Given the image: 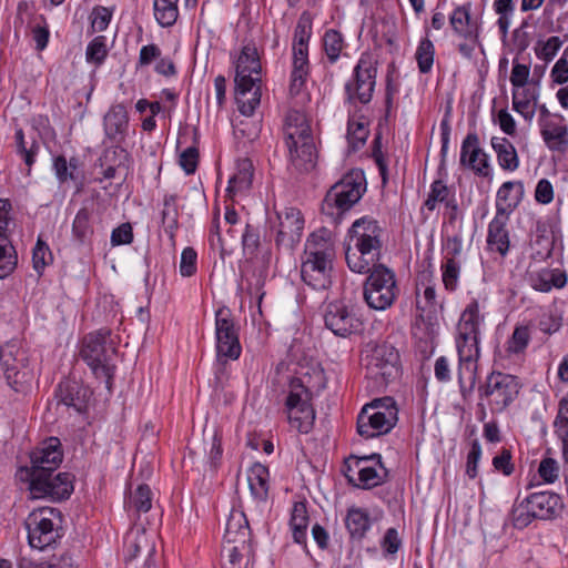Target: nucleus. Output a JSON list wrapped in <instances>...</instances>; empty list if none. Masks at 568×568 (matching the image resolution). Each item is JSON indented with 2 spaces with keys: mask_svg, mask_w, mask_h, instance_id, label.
Segmentation results:
<instances>
[{
  "mask_svg": "<svg viewBox=\"0 0 568 568\" xmlns=\"http://www.w3.org/2000/svg\"><path fill=\"white\" fill-rule=\"evenodd\" d=\"M63 453L61 443L57 437L42 442L30 453V466L21 467L18 477L29 483V490L33 498L49 497L60 501L70 497L73 491L72 475L58 473L53 475L62 463Z\"/></svg>",
  "mask_w": 568,
  "mask_h": 568,
  "instance_id": "obj_1",
  "label": "nucleus"
},
{
  "mask_svg": "<svg viewBox=\"0 0 568 568\" xmlns=\"http://www.w3.org/2000/svg\"><path fill=\"white\" fill-rule=\"evenodd\" d=\"M262 65L254 43L245 44L235 63V99L239 111L251 116L261 103Z\"/></svg>",
  "mask_w": 568,
  "mask_h": 568,
  "instance_id": "obj_2",
  "label": "nucleus"
},
{
  "mask_svg": "<svg viewBox=\"0 0 568 568\" xmlns=\"http://www.w3.org/2000/svg\"><path fill=\"white\" fill-rule=\"evenodd\" d=\"M383 232L378 222L368 216H363L352 224L349 237L355 251L352 252L348 247L345 253L351 271L365 274L372 265L378 263L383 247Z\"/></svg>",
  "mask_w": 568,
  "mask_h": 568,
  "instance_id": "obj_3",
  "label": "nucleus"
},
{
  "mask_svg": "<svg viewBox=\"0 0 568 568\" xmlns=\"http://www.w3.org/2000/svg\"><path fill=\"white\" fill-rule=\"evenodd\" d=\"M116 336L110 328L103 327L88 334L80 351L81 358L88 364L97 378H103L108 389L112 387L116 354Z\"/></svg>",
  "mask_w": 568,
  "mask_h": 568,
  "instance_id": "obj_4",
  "label": "nucleus"
},
{
  "mask_svg": "<svg viewBox=\"0 0 568 568\" xmlns=\"http://www.w3.org/2000/svg\"><path fill=\"white\" fill-rule=\"evenodd\" d=\"M284 135L295 169L301 172L312 170L316 163V148L305 114L290 111L285 119Z\"/></svg>",
  "mask_w": 568,
  "mask_h": 568,
  "instance_id": "obj_5",
  "label": "nucleus"
},
{
  "mask_svg": "<svg viewBox=\"0 0 568 568\" xmlns=\"http://www.w3.org/2000/svg\"><path fill=\"white\" fill-rule=\"evenodd\" d=\"M61 511L52 507H40L32 510L24 526L31 548L47 550L57 548L63 536Z\"/></svg>",
  "mask_w": 568,
  "mask_h": 568,
  "instance_id": "obj_6",
  "label": "nucleus"
},
{
  "mask_svg": "<svg viewBox=\"0 0 568 568\" xmlns=\"http://www.w3.org/2000/svg\"><path fill=\"white\" fill-rule=\"evenodd\" d=\"M365 191L366 181L363 171L354 170L327 191L322 212L336 221L361 200Z\"/></svg>",
  "mask_w": 568,
  "mask_h": 568,
  "instance_id": "obj_7",
  "label": "nucleus"
},
{
  "mask_svg": "<svg viewBox=\"0 0 568 568\" xmlns=\"http://www.w3.org/2000/svg\"><path fill=\"white\" fill-rule=\"evenodd\" d=\"M364 283V298L371 308L384 311L390 307L398 296L399 288L396 283L395 273L377 263L372 268Z\"/></svg>",
  "mask_w": 568,
  "mask_h": 568,
  "instance_id": "obj_8",
  "label": "nucleus"
},
{
  "mask_svg": "<svg viewBox=\"0 0 568 568\" xmlns=\"http://www.w3.org/2000/svg\"><path fill=\"white\" fill-rule=\"evenodd\" d=\"M521 383L515 375L491 372L479 386L478 395L486 400L493 414L504 412L519 395Z\"/></svg>",
  "mask_w": 568,
  "mask_h": 568,
  "instance_id": "obj_9",
  "label": "nucleus"
},
{
  "mask_svg": "<svg viewBox=\"0 0 568 568\" xmlns=\"http://www.w3.org/2000/svg\"><path fill=\"white\" fill-rule=\"evenodd\" d=\"M376 61L371 53H362L351 79L345 83V102L353 106L368 104L376 87Z\"/></svg>",
  "mask_w": 568,
  "mask_h": 568,
  "instance_id": "obj_10",
  "label": "nucleus"
},
{
  "mask_svg": "<svg viewBox=\"0 0 568 568\" xmlns=\"http://www.w3.org/2000/svg\"><path fill=\"white\" fill-rule=\"evenodd\" d=\"M215 349L216 362L226 365L229 361H236L242 353L239 337V327L229 307H220L215 312Z\"/></svg>",
  "mask_w": 568,
  "mask_h": 568,
  "instance_id": "obj_11",
  "label": "nucleus"
},
{
  "mask_svg": "<svg viewBox=\"0 0 568 568\" xmlns=\"http://www.w3.org/2000/svg\"><path fill=\"white\" fill-rule=\"evenodd\" d=\"M366 373L369 378L386 385L399 375V353L388 343L376 345L366 356Z\"/></svg>",
  "mask_w": 568,
  "mask_h": 568,
  "instance_id": "obj_12",
  "label": "nucleus"
},
{
  "mask_svg": "<svg viewBox=\"0 0 568 568\" xmlns=\"http://www.w3.org/2000/svg\"><path fill=\"white\" fill-rule=\"evenodd\" d=\"M325 326L335 335L346 337L362 331L363 323L342 302H332L327 305L324 314Z\"/></svg>",
  "mask_w": 568,
  "mask_h": 568,
  "instance_id": "obj_13",
  "label": "nucleus"
},
{
  "mask_svg": "<svg viewBox=\"0 0 568 568\" xmlns=\"http://www.w3.org/2000/svg\"><path fill=\"white\" fill-rule=\"evenodd\" d=\"M456 347L459 359L458 383L463 396H466L475 386L476 366L474 362L480 355L479 337L469 342H456Z\"/></svg>",
  "mask_w": 568,
  "mask_h": 568,
  "instance_id": "obj_14",
  "label": "nucleus"
},
{
  "mask_svg": "<svg viewBox=\"0 0 568 568\" xmlns=\"http://www.w3.org/2000/svg\"><path fill=\"white\" fill-rule=\"evenodd\" d=\"M277 217L280 223L275 243L277 246L293 250L301 241L304 219L300 210L295 207H286L283 212L277 213Z\"/></svg>",
  "mask_w": 568,
  "mask_h": 568,
  "instance_id": "obj_15",
  "label": "nucleus"
},
{
  "mask_svg": "<svg viewBox=\"0 0 568 568\" xmlns=\"http://www.w3.org/2000/svg\"><path fill=\"white\" fill-rule=\"evenodd\" d=\"M460 165L469 168L478 176H490L489 156L480 148L475 132L468 133L462 143Z\"/></svg>",
  "mask_w": 568,
  "mask_h": 568,
  "instance_id": "obj_16",
  "label": "nucleus"
},
{
  "mask_svg": "<svg viewBox=\"0 0 568 568\" xmlns=\"http://www.w3.org/2000/svg\"><path fill=\"white\" fill-rule=\"evenodd\" d=\"M460 165L469 168L478 176H490L489 156L480 148L475 132L468 133L462 143Z\"/></svg>",
  "mask_w": 568,
  "mask_h": 568,
  "instance_id": "obj_17",
  "label": "nucleus"
},
{
  "mask_svg": "<svg viewBox=\"0 0 568 568\" xmlns=\"http://www.w3.org/2000/svg\"><path fill=\"white\" fill-rule=\"evenodd\" d=\"M398 417L394 412L381 413L362 408L357 416V433L365 438H374L389 433Z\"/></svg>",
  "mask_w": 568,
  "mask_h": 568,
  "instance_id": "obj_18",
  "label": "nucleus"
},
{
  "mask_svg": "<svg viewBox=\"0 0 568 568\" xmlns=\"http://www.w3.org/2000/svg\"><path fill=\"white\" fill-rule=\"evenodd\" d=\"M333 262L306 257L301 266L303 282L313 290H326L332 284Z\"/></svg>",
  "mask_w": 568,
  "mask_h": 568,
  "instance_id": "obj_19",
  "label": "nucleus"
},
{
  "mask_svg": "<svg viewBox=\"0 0 568 568\" xmlns=\"http://www.w3.org/2000/svg\"><path fill=\"white\" fill-rule=\"evenodd\" d=\"M0 362L3 368L7 384L16 393H26L32 382V372L24 366L23 359L12 357L11 354L7 355L0 353Z\"/></svg>",
  "mask_w": 568,
  "mask_h": 568,
  "instance_id": "obj_20",
  "label": "nucleus"
},
{
  "mask_svg": "<svg viewBox=\"0 0 568 568\" xmlns=\"http://www.w3.org/2000/svg\"><path fill=\"white\" fill-rule=\"evenodd\" d=\"M91 394L89 387L71 378L61 381L55 390L59 403L72 407L78 413H83L87 409Z\"/></svg>",
  "mask_w": 568,
  "mask_h": 568,
  "instance_id": "obj_21",
  "label": "nucleus"
},
{
  "mask_svg": "<svg viewBox=\"0 0 568 568\" xmlns=\"http://www.w3.org/2000/svg\"><path fill=\"white\" fill-rule=\"evenodd\" d=\"M105 139L114 144H122L129 133V114L122 104L112 105L103 116Z\"/></svg>",
  "mask_w": 568,
  "mask_h": 568,
  "instance_id": "obj_22",
  "label": "nucleus"
},
{
  "mask_svg": "<svg viewBox=\"0 0 568 568\" xmlns=\"http://www.w3.org/2000/svg\"><path fill=\"white\" fill-rule=\"evenodd\" d=\"M509 217L504 214L503 209H498V213L488 224L487 230V247L491 252L498 253L505 257L510 248L509 231L507 229Z\"/></svg>",
  "mask_w": 568,
  "mask_h": 568,
  "instance_id": "obj_23",
  "label": "nucleus"
},
{
  "mask_svg": "<svg viewBox=\"0 0 568 568\" xmlns=\"http://www.w3.org/2000/svg\"><path fill=\"white\" fill-rule=\"evenodd\" d=\"M530 509L538 520H551L559 516L562 509L561 497L552 491H537L527 496Z\"/></svg>",
  "mask_w": 568,
  "mask_h": 568,
  "instance_id": "obj_24",
  "label": "nucleus"
},
{
  "mask_svg": "<svg viewBox=\"0 0 568 568\" xmlns=\"http://www.w3.org/2000/svg\"><path fill=\"white\" fill-rule=\"evenodd\" d=\"M305 254L307 257L333 262L335 257V246L331 232L323 227L312 233L306 242Z\"/></svg>",
  "mask_w": 568,
  "mask_h": 568,
  "instance_id": "obj_25",
  "label": "nucleus"
},
{
  "mask_svg": "<svg viewBox=\"0 0 568 568\" xmlns=\"http://www.w3.org/2000/svg\"><path fill=\"white\" fill-rule=\"evenodd\" d=\"M524 194L525 187L521 181L503 183L496 195V213H498V209H503L504 214L509 217L510 213L520 204Z\"/></svg>",
  "mask_w": 568,
  "mask_h": 568,
  "instance_id": "obj_26",
  "label": "nucleus"
},
{
  "mask_svg": "<svg viewBox=\"0 0 568 568\" xmlns=\"http://www.w3.org/2000/svg\"><path fill=\"white\" fill-rule=\"evenodd\" d=\"M449 23L458 37L473 41L474 43L478 42L479 27L470 19L469 4L455 8L449 17Z\"/></svg>",
  "mask_w": 568,
  "mask_h": 568,
  "instance_id": "obj_27",
  "label": "nucleus"
},
{
  "mask_svg": "<svg viewBox=\"0 0 568 568\" xmlns=\"http://www.w3.org/2000/svg\"><path fill=\"white\" fill-rule=\"evenodd\" d=\"M251 535L248 520L243 511L234 510L231 513L225 527L224 539L227 545L240 544L245 548V544Z\"/></svg>",
  "mask_w": 568,
  "mask_h": 568,
  "instance_id": "obj_28",
  "label": "nucleus"
},
{
  "mask_svg": "<svg viewBox=\"0 0 568 568\" xmlns=\"http://www.w3.org/2000/svg\"><path fill=\"white\" fill-rule=\"evenodd\" d=\"M310 75L308 50L292 49L291 94H298Z\"/></svg>",
  "mask_w": 568,
  "mask_h": 568,
  "instance_id": "obj_29",
  "label": "nucleus"
},
{
  "mask_svg": "<svg viewBox=\"0 0 568 568\" xmlns=\"http://www.w3.org/2000/svg\"><path fill=\"white\" fill-rule=\"evenodd\" d=\"M28 3L26 1H21L18 4V18L23 22V14L32 16L29 24H31V34L32 39L36 42V49L38 51H42L47 48L50 37L49 27L47 24V19L43 14L34 16L28 12Z\"/></svg>",
  "mask_w": 568,
  "mask_h": 568,
  "instance_id": "obj_30",
  "label": "nucleus"
},
{
  "mask_svg": "<svg viewBox=\"0 0 568 568\" xmlns=\"http://www.w3.org/2000/svg\"><path fill=\"white\" fill-rule=\"evenodd\" d=\"M541 136L551 151L565 152L568 146V130L566 125L552 120L541 122Z\"/></svg>",
  "mask_w": 568,
  "mask_h": 568,
  "instance_id": "obj_31",
  "label": "nucleus"
},
{
  "mask_svg": "<svg viewBox=\"0 0 568 568\" xmlns=\"http://www.w3.org/2000/svg\"><path fill=\"white\" fill-rule=\"evenodd\" d=\"M268 468L260 463L253 464L247 471V481L252 496L258 501H266L270 488Z\"/></svg>",
  "mask_w": 568,
  "mask_h": 568,
  "instance_id": "obj_32",
  "label": "nucleus"
},
{
  "mask_svg": "<svg viewBox=\"0 0 568 568\" xmlns=\"http://www.w3.org/2000/svg\"><path fill=\"white\" fill-rule=\"evenodd\" d=\"M53 170L60 183L72 181L78 192L82 190L83 176L79 171V160L77 158H71L70 161H67L64 155L55 156L53 159Z\"/></svg>",
  "mask_w": 568,
  "mask_h": 568,
  "instance_id": "obj_33",
  "label": "nucleus"
},
{
  "mask_svg": "<svg viewBox=\"0 0 568 568\" xmlns=\"http://www.w3.org/2000/svg\"><path fill=\"white\" fill-rule=\"evenodd\" d=\"M491 146L497 154L498 164L503 170L515 171L519 166L517 151L506 138H491Z\"/></svg>",
  "mask_w": 568,
  "mask_h": 568,
  "instance_id": "obj_34",
  "label": "nucleus"
},
{
  "mask_svg": "<svg viewBox=\"0 0 568 568\" xmlns=\"http://www.w3.org/2000/svg\"><path fill=\"white\" fill-rule=\"evenodd\" d=\"M253 180V164L251 160L244 159L237 162L236 172L230 178L226 189L231 196L244 192L251 187Z\"/></svg>",
  "mask_w": 568,
  "mask_h": 568,
  "instance_id": "obj_35",
  "label": "nucleus"
},
{
  "mask_svg": "<svg viewBox=\"0 0 568 568\" xmlns=\"http://www.w3.org/2000/svg\"><path fill=\"white\" fill-rule=\"evenodd\" d=\"M16 153L23 160L24 164L31 169L36 162L40 145L34 135H30L29 140L21 128H17L14 132Z\"/></svg>",
  "mask_w": 568,
  "mask_h": 568,
  "instance_id": "obj_36",
  "label": "nucleus"
},
{
  "mask_svg": "<svg viewBox=\"0 0 568 568\" xmlns=\"http://www.w3.org/2000/svg\"><path fill=\"white\" fill-rule=\"evenodd\" d=\"M368 459H377L379 466L383 467L382 457L379 454H373L371 456L356 458L354 460V465L358 469V480L361 481L359 487L364 489L374 488L383 483L382 476L377 473V470L374 467L362 466V463Z\"/></svg>",
  "mask_w": 568,
  "mask_h": 568,
  "instance_id": "obj_37",
  "label": "nucleus"
},
{
  "mask_svg": "<svg viewBox=\"0 0 568 568\" xmlns=\"http://www.w3.org/2000/svg\"><path fill=\"white\" fill-rule=\"evenodd\" d=\"M345 524L351 537L361 540L371 527L369 515L362 508H351L347 511Z\"/></svg>",
  "mask_w": 568,
  "mask_h": 568,
  "instance_id": "obj_38",
  "label": "nucleus"
},
{
  "mask_svg": "<svg viewBox=\"0 0 568 568\" xmlns=\"http://www.w3.org/2000/svg\"><path fill=\"white\" fill-rule=\"evenodd\" d=\"M92 212L82 207L78 211L73 224H72V235L73 239L81 245L90 243L93 236L94 230L91 223Z\"/></svg>",
  "mask_w": 568,
  "mask_h": 568,
  "instance_id": "obj_39",
  "label": "nucleus"
},
{
  "mask_svg": "<svg viewBox=\"0 0 568 568\" xmlns=\"http://www.w3.org/2000/svg\"><path fill=\"white\" fill-rule=\"evenodd\" d=\"M290 525L292 528L294 541L296 544L306 546V530L308 526V516L305 504H294Z\"/></svg>",
  "mask_w": 568,
  "mask_h": 568,
  "instance_id": "obj_40",
  "label": "nucleus"
},
{
  "mask_svg": "<svg viewBox=\"0 0 568 568\" xmlns=\"http://www.w3.org/2000/svg\"><path fill=\"white\" fill-rule=\"evenodd\" d=\"M290 424L300 433L307 434L312 430L315 420V410L312 404L287 410Z\"/></svg>",
  "mask_w": 568,
  "mask_h": 568,
  "instance_id": "obj_41",
  "label": "nucleus"
},
{
  "mask_svg": "<svg viewBox=\"0 0 568 568\" xmlns=\"http://www.w3.org/2000/svg\"><path fill=\"white\" fill-rule=\"evenodd\" d=\"M179 0H154L153 10L158 23L163 28L172 27L179 18Z\"/></svg>",
  "mask_w": 568,
  "mask_h": 568,
  "instance_id": "obj_42",
  "label": "nucleus"
},
{
  "mask_svg": "<svg viewBox=\"0 0 568 568\" xmlns=\"http://www.w3.org/2000/svg\"><path fill=\"white\" fill-rule=\"evenodd\" d=\"M313 32V18L308 11L302 12L295 30L292 49L308 50V43Z\"/></svg>",
  "mask_w": 568,
  "mask_h": 568,
  "instance_id": "obj_43",
  "label": "nucleus"
},
{
  "mask_svg": "<svg viewBox=\"0 0 568 568\" xmlns=\"http://www.w3.org/2000/svg\"><path fill=\"white\" fill-rule=\"evenodd\" d=\"M345 47L343 34L335 29H328L323 36V49L331 64H334L341 57Z\"/></svg>",
  "mask_w": 568,
  "mask_h": 568,
  "instance_id": "obj_44",
  "label": "nucleus"
},
{
  "mask_svg": "<svg viewBox=\"0 0 568 568\" xmlns=\"http://www.w3.org/2000/svg\"><path fill=\"white\" fill-rule=\"evenodd\" d=\"M453 197H455V192L452 191L443 180H435L430 184V191L424 202V206L433 212L438 203L446 204Z\"/></svg>",
  "mask_w": 568,
  "mask_h": 568,
  "instance_id": "obj_45",
  "label": "nucleus"
},
{
  "mask_svg": "<svg viewBox=\"0 0 568 568\" xmlns=\"http://www.w3.org/2000/svg\"><path fill=\"white\" fill-rule=\"evenodd\" d=\"M312 393L306 388L301 379L293 378L290 384V392L285 400L286 410L311 404Z\"/></svg>",
  "mask_w": 568,
  "mask_h": 568,
  "instance_id": "obj_46",
  "label": "nucleus"
},
{
  "mask_svg": "<svg viewBox=\"0 0 568 568\" xmlns=\"http://www.w3.org/2000/svg\"><path fill=\"white\" fill-rule=\"evenodd\" d=\"M176 195L166 194L163 199V210H162V223L164 225V231L169 234L170 237L174 236V232L176 231L178 224V206H176Z\"/></svg>",
  "mask_w": 568,
  "mask_h": 568,
  "instance_id": "obj_47",
  "label": "nucleus"
},
{
  "mask_svg": "<svg viewBox=\"0 0 568 568\" xmlns=\"http://www.w3.org/2000/svg\"><path fill=\"white\" fill-rule=\"evenodd\" d=\"M18 255L10 236L0 241V278L9 276L17 267Z\"/></svg>",
  "mask_w": 568,
  "mask_h": 568,
  "instance_id": "obj_48",
  "label": "nucleus"
},
{
  "mask_svg": "<svg viewBox=\"0 0 568 568\" xmlns=\"http://www.w3.org/2000/svg\"><path fill=\"white\" fill-rule=\"evenodd\" d=\"M493 8L495 13L498 14L497 26L499 32L503 39H505L508 34L510 19L515 12V2L514 0H495Z\"/></svg>",
  "mask_w": 568,
  "mask_h": 568,
  "instance_id": "obj_49",
  "label": "nucleus"
},
{
  "mask_svg": "<svg viewBox=\"0 0 568 568\" xmlns=\"http://www.w3.org/2000/svg\"><path fill=\"white\" fill-rule=\"evenodd\" d=\"M537 519L536 513L530 509L527 497L520 503H516L511 509V523L517 529L528 527L534 520Z\"/></svg>",
  "mask_w": 568,
  "mask_h": 568,
  "instance_id": "obj_50",
  "label": "nucleus"
},
{
  "mask_svg": "<svg viewBox=\"0 0 568 568\" xmlns=\"http://www.w3.org/2000/svg\"><path fill=\"white\" fill-rule=\"evenodd\" d=\"M434 57L435 47L433 42L428 38L422 39L415 53V59L420 73L426 74L432 71Z\"/></svg>",
  "mask_w": 568,
  "mask_h": 568,
  "instance_id": "obj_51",
  "label": "nucleus"
},
{
  "mask_svg": "<svg viewBox=\"0 0 568 568\" xmlns=\"http://www.w3.org/2000/svg\"><path fill=\"white\" fill-rule=\"evenodd\" d=\"M484 321V315L480 314L479 303L473 298L463 311L457 326L466 329L480 331L479 326Z\"/></svg>",
  "mask_w": 568,
  "mask_h": 568,
  "instance_id": "obj_52",
  "label": "nucleus"
},
{
  "mask_svg": "<svg viewBox=\"0 0 568 568\" xmlns=\"http://www.w3.org/2000/svg\"><path fill=\"white\" fill-rule=\"evenodd\" d=\"M142 549L146 550L150 556H154L155 554L154 545L149 542L146 535L144 532H138L126 541L125 561L135 559Z\"/></svg>",
  "mask_w": 568,
  "mask_h": 568,
  "instance_id": "obj_53",
  "label": "nucleus"
},
{
  "mask_svg": "<svg viewBox=\"0 0 568 568\" xmlns=\"http://www.w3.org/2000/svg\"><path fill=\"white\" fill-rule=\"evenodd\" d=\"M108 52L106 38L104 36H97L87 47L85 59L89 63L101 65L104 62Z\"/></svg>",
  "mask_w": 568,
  "mask_h": 568,
  "instance_id": "obj_54",
  "label": "nucleus"
},
{
  "mask_svg": "<svg viewBox=\"0 0 568 568\" xmlns=\"http://www.w3.org/2000/svg\"><path fill=\"white\" fill-rule=\"evenodd\" d=\"M115 153L119 154L120 161L114 165H104L103 178L106 180L120 178L122 183L125 181L129 172L130 154L126 150H118Z\"/></svg>",
  "mask_w": 568,
  "mask_h": 568,
  "instance_id": "obj_55",
  "label": "nucleus"
},
{
  "mask_svg": "<svg viewBox=\"0 0 568 568\" xmlns=\"http://www.w3.org/2000/svg\"><path fill=\"white\" fill-rule=\"evenodd\" d=\"M112 16V9L103 6H95L89 17L91 22L90 32L95 33L106 30L111 22Z\"/></svg>",
  "mask_w": 568,
  "mask_h": 568,
  "instance_id": "obj_56",
  "label": "nucleus"
},
{
  "mask_svg": "<svg viewBox=\"0 0 568 568\" xmlns=\"http://www.w3.org/2000/svg\"><path fill=\"white\" fill-rule=\"evenodd\" d=\"M442 277L444 286L447 291L454 292L458 285V278L460 274V262L457 260H446L442 264Z\"/></svg>",
  "mask_w": 568,
  "mask_h": 568,
  "instance_id": "obj_57",
  "label": "nucleus"
},
{
  "mask_svg": "<svg viewBox=\"0 0 568 568\" xmlns=\"http://www.w3.org/2000/svg\"><path fill=\"white\" fill-rule=\"evenodd\" d=\"M242 245L244 255L253 260L257 256L261 245L258 231L250 224H246L245 231L242 234Z\"/></svg>",
  "mask_w": 568,
  "mask_h": 568,
  "instance_id": "obj_58",
  "label": "nucleus"
},
{
  "mask_svg": "<svg viewBox=\"0 0 568 568\" xmlns=\"http://www.w3.org/2000/svg\"><path fill=\"white\" fill-rule=\"evenodd\" d=\"M368 129L364 122L348 120L347 140L354 150L364 145L368 136Z\"/></svg>",
  "mask_w": 568,
  "mask_h": 568,
  "instance_id": "obj_59",
  "label": "nucleus"
},
{
  "mask_svg": "<svg viewBox=\"0 0 568 568\" xmlns=\"http://www.w3.org/2000/svg\"><path fill=\"white\" fill-rule=\"evenodd\" d=\"M530 341V333L527 326H517L509 341L507 342V351L509 353L519 354L525 351Z\"/></svg>",
  "mask_w": 568,
  "mask_h": 568,
  "instance_id": "obj_60",
  "label": "nucleus"
},
{
  "mask_svg": "<svg viewBox=\"0 0 568 568\" xmlns=\"http://www.w3.org/2000/svg\"><path fill=\"white\" fill-rule=\"evenodd\" d=\"M536 100V97L529 90L514 91L513 93V108L516 112L520 113L525 118H532L534 111H528L530 102Z\"/></svg>",
  "mask_w": 568,
  "mask_h": 568,
  "instance_id": "obj_61",
  "label": "nucleus"
},
{
  "mask_svg": "<svg viewBox=\"0 0 568 568\" xmlns=\"http://www.w3.org/2000/svg\"><path fill=\"white\" fill-rule=\"evenodd\" d=\"M133 507L139 513H146L152 506V491L145 484L140 485L132 495Z\"/></svg>",
  "mask_w": 568,
  "mask_h": 568,
  "instance_id": "obj_62",
  "label": "nucleus"
},
{
  "mask_svg": "<svg viewBox=\"0 0 568 568\" xmlns=\"http://www.w3.org/2000/svg\"><path fill=\"white\" fill-rule=\"evenodd\" d=\"M47 257L51 258L49 246L41 239H39L32 251L33 268L39 275L42 274L44 267L48 264Z\"/></svg>",
  "mask_w": 568,
  "mask_h": 568,
  "instance_id": "obj_63",
  "label": "nucleus"
},
{
  "mask_svg": "<svg viewBox=\"0 0 568 568\" xmlns=\"http://www.w3.org/2000/svg\"><path fill=\"white\" fill-rule=\"evenodd\" d=\"M224 549L227 552V560L224 562L223 568H247V561L244 560L242 555V546L229 545Z\"/></svg>",
  "mask_w": 568,
  "mask_h": 568,
  "instance_id": "obj_64",
  "label": "nucleus"
}]
</instances>
